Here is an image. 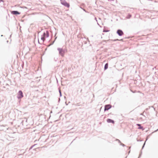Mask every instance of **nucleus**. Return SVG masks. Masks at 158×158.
<instances>
[{"label":"nucleus","mask_w":158,"mask_h":158,"mask_svg":"<svg viewBox=\"0 0 158 158\" xmlns=\"http://www.w3.org/2000/svg\"><path fill=\"white\" fill-rule=\"evenodd\" d=\"M57 50L59 51V54L62 56H63L65 53L64 50L62 48H58Z\"/></svg>","instance_id":"f257e3e1"},{"label":"nucleus","mask_w":158,"mask_h":158,"mask_svg":"<svg viewBox=\"0 0 158 158\" xmlns=\"http://www.w3.org/2000/svg\"><path fill=\"white\" fill-rule=\"evenodd\" d=\"M23 97V92L21 90H19L18 92L17 98L18 99H20Z\"/></svg>","instance_id":"f03ea898"},{"label":"nucleus","mask_w":158,"mask_h":158,"mask_svg":"<svg viewBox=\"0 0 158 158\" xmlns=\"http://www.w3.org/2000/svg\"><path fill=\"white\" fill-rule=\"evenodd\" d=\"M112 107V106L110 104H107L105 106L104 111L108 110Z\"/></svg>","instance_id":"7ed1b4c3"},{"label":"nucleus","mask_w":158,"mask_h":158,"mask_svg":"<svg viewBox=\"0 0 158 158\" xmlns=\"http://www.w3.org/2000/svg\"><path fill=\"white\" fill-rule=\"evenodd\" d=\"M61 2V4L64 5V6L69 7L70 6L69 4L67 3L65 1H62V0H60Z\"/></svg>","instance_id":"20e7f679"},{"label":"nucleus","mask_w":158,"mask_h":158,"mask_svg":"<svg viewBox=\"0 0 158 158\" xmlns=\"http://www.w3.org/2000/svg\"><path fill=\"white\" fill-rule=\"evenodd\" d=\"M116 33L119 36H121L124 34L123 31L120 29L118 30Z\"/></svg>","instance_id":"39448f33"},{"label":"nucleus","mask_w":158,"mask_h":158,"mask_svg":"<svg viewBox=\"0 0 158 158\" xmlns=\"http://www.w3.org/2000/svg\"><path fill=\"white\" fill-rule=\"evenodd\" d=\"M6 126H4L3 125H1L0 126V130H3V131H6V130L8 129V128L7 127H6Z\"/></svg>","instance_id":"423d86ee"},{"label":"nucleus","mask_w":158,"mask_h":158,"mask_svg":"<svg viewBox=\"0 0 158 158\" xmlns=\"http://www.w3.org/2000/svg\"><path fill=\"white\" fill-rule=\"evenodd\" d=\"M12 14L15 15H19L20 13L17 10H13L11 11Z\"/></svg>","instance_id":"0eeeda50"},{"label":"nucleus","mask_w":158,"mask_h":158,"mask_svg":"<svg viewBox=\"0 0 158 158\" xmlns=\"http://www.w3.org/2000/svg\"><path fill=\"white\" fill-rule=\"evenodd\" d=\"M107 122L108 123H114V120H113L111 119H110V118L107 119Z\"/></svg>","instance_id":"6e6552de"},{"label":"nucleus","mask_w":158,"mask_h":158,"mask_svg":"<svg viewBox=\"0 0 158 158\" xmlns=\"http://www.w3.org/2000/svg\"><path fill=\"white\" fill-rule=\"evenodd\" d=\"M136 125L139 126L138 129H142L143 128V127L142 126H141V125L140 124H137Z\"/></svg>","instance_id":"1a4fd4ad"},{"label":"nucleus","mask_w":158,"mask_h":158,"mask_svg":"<svg viewBox=\"0 0 158 158\" xmlns=\"http://www.w3.org/2000/svg\"><path fill=\"white\" fill-rule=\"evenodd\" d=\"M108 63H106V64H105L104 68V69L105 70H106L108 69Z\"/></svg>","instance_id":"9d476101"},{"label":"nucleus","mask_w":158,"mask_h":158,"mask_svg":"<svg viewBox=\"0 0 158 158\" xmlns=\"http://www.w3.org/2000/svg\"><path fill=\"white\" fill-rule=\"evenodd\" d=\"M131 17V15L130 14H128L127 16L126 17L127 19H129Z\"/></svg>","instance_id":"9b49d317"},{"label":"nucleus","mask_w":158,"mask_h":158,"mask_svg":"<svg viewBox=\"0 0 158 158\" xmlns=\"http://www.w3.org/2000/svg\"><path fill=\"white\" fill-rule=\"evenodd\" d=\"M46 37H48L49 36V32H48V31H46Z\"/></svg>","instance_id":"f8f14e48"},{"label":"nucleus","mask_w":158,"mask_h":158,"mask_svg":"<svg viewBox=\"0 0 158 158\" xmlns=\"http://www.w3.org/2000/svg\"><path fill=\"white\" fill-rule=\"evenodd\" d=\"M41 39L43 41H44L45 40V37L43 36H42L41 37Z\"/></svg>","instance_id":"ddd939ff"},{"label":"nucleus","mask_w":158,"mask_h":158,"mask_svg":"<svg viewBox=\"0 0 158 158\" xmlns=\"http://www.w3.org/2000/svg\"><path fill=\"white\" fill-rule=\"evenodd\" d=\"M147 140V139H146V141L144 142L143 146V147H142V149H143V148L144 147V146H145V143H146V140Z\"/></svg>","instance_id":"4468645a"},{"label":"nucleus","mask_w":158,"mask_h":158,"mask_svg":"<svg viewBox=\"0 0 158 158\" xmlns=\"http://www.w3.org/2000/svg\"><path fill=\"white\" fill-rule=\"evenodd\" d=\"M109 31V30L104 29L103 30V32H107Z\"/></svg>","instance_id":"2eb2a0df"},{"label":"nucleus","mask_w":158,"mask_h":158,"mask_svg":"<svg viewBox=\"0 0 158 158\" xmlns=\"http://www.w3.org/2000/svg\"><path fill=\"white\" fill-rule=\"evenodd\" d=\"M54 60L55 61H56L57 60L58 58L56 57L54 58Z\"/></svg>","instance_id":"dca6fc26"},{"label":"nucleus","mask_w":158,"mask_h":158,"mask_svg":"<svg viewBox=\"0 0 158 158\" xmlns=\"http://www.w3.org/2000/svg\"><path fill=\"white\" fill-rule=\"evenodd\" d=\"M43 35V37H45L46 36V34L45 32H44V33Z\"/></svg>","instance_id":"f3484780"},{"label":"nucleus","mask_w":158,"mask_h":158,"mask_svg":"<svg viewBox=\"0 0 158 158\" xmlns=\"http://www.w3.org/2000/svg\"><path fill=\"white\" fill-rule=\"evenodd\" d=\"M120 145H122L124 147L125 146V145L122 143H120Z\"/></svg>","instance_id":"a211bd4d"},{"label":"nucleus","mask_w":158,"mask_h":158,"mask_svg":"<svg viewBox=\"0 0 158 158\" xmlns=\"http://www.w3.org/2000/svg\"><path fill=\"white\" fill-rule=\"evenodd\" d=\"M116 140L117 141H118V142L119 143H121V142L118 139H116Z\"/></svg>","instance_id":"6ab92c4d"},{"label":"nucleus","mask_w":158,"mask_h":158,"mask_svg":"<svg viewBox=\"0 0 158 158\" xmlns=\"http://www.w3.org/2000/svg\"><path fill=\"white\" fill-rule=\"evenodd\" d=\"M57 38V37H56L55 38V40H54V41H53V42H52V43L51 44V45H52L54 43V42L56 39Z\"/></svg>","instance_id":"aec40b11"},{"label":"nucleus","mask_w":158,"mask_h":158,"mask_svg":"<svg viewBox=\"0 0 158 158\" xmlns=\"http://www.w3.org/2000/svg\"><path fill=\"white\" fill-rule=\"evenodd\" d=\"M82 8V9H83V10L84 11H85V12H87L85 10V9H83L82 8Z\"/></svg>","instance_id":"412c9836"},{"label":"nucleus","mask_w":158,"mask_h":158,"mask_svg":"<svg viewBox=\"0 0 158 158\" xmlns=\"http://www.w3.org/2000/svg\"><path fill=\"white\" fill-rule=\"evenodd\" d=\"M35 145H33V146H32L31 147V148H30V149H31V148H33V147L34 146H35Z\"/></svg>","instance_id":"4be33fe9"},{"label":"nucleus","mask_w":158,"mask_h":158,"mask_svg":"<svg viewBox=\"0 0 158 158\" xmlns=\"http://www.w3.org/2000/svg\"><path fill=\"white\" fill-rule=\"evenodd\" d=\"M60 97H61L62 96V94H61V93H60Z\"/></svg>","instance_id":"5701e85b"},{"label":"nucleus","mask_w":158,"mask_h":158,"mask_svg":"<svg viewBox=\"0 0 158 158\" xmlns=\"http://www.w3.org/2000/svg\"><path fill=\"white\" fill-rule=\"evenodd\" d=\"M59 93H61V90L60 89L59 90Z\"/></svg>","instance_id":"b1692460"},{"label":"nucleus","mask_w":158,"mask_h":158,"mask_svg":"<svg viewBox=\"0 0 158 158\" xmlns=\"http://www.w3.org/2000/svg\"><path fill=\"white\" fill-rule=\"evenodd\" d=\"M119 40L118 39H116V40H114V41H116V40Z\"/></svg>","instance_id":"393cba45"},{"label":"nucleus","mask_w":158,"mask_h":158,"mask_svg":"<svg viewBox=\"0 0 158 158\" xmlns=\"http://www.w3.org/2000/svg\"><path fill=\"white\" fill-rule=\"evenodd\" d=\"M3 2V0H0V2Z\"/></svg>","instance_id":"a878e982"},{"label":"nucleus","mask_w":158,"mask_h":158,"mask_svg":"<svg viewBox=\"0 0 158 158\" xmlns=\"http://www.w3.org/2000/svg\"><path fill=\"white\" fill-rule=\"evenodd\" d=\"M140 115H143V113H141V114H140Z\"/></svg>","instance_id":"bb28decb"},{"label":"nucleus","mask_w":158,"mask_h":158,"mask_svg":"<svg viewBox=\"0 0 158 158\" xmlns=\"http://www.w3.org/2000/svg\"><path fill=\"white\" fill-rule=\"evenodd\" d=\"M141 154H140V155H139V157L138 158H139V157L141 156Z\"/></svg>","instance_id":"cd10ccee"},{"label":"nucleus","mask_w":158,"mask_h":158,"mask_svg":"<svg viewBox=\"0 0 158 158\" xmlns=\"http://www.w3.org/2000/svg\"><path fill=\"white\" fill-rule=\"evenodd\" d=\"M108 1H114V0H108Z\"/></svg>","instance_id":"c85d7f7f"},{"label":"nucleus","mask_w":158,"mask_h":158,"mask_svg":"<svg viewBox=\"0 0 158 158\" xmlns=\"http://www.w3.org/2000/svg\"><path fill=\"white\" fill-rule=\"evenodd\" d=\"M158 131V129H157V130H156V131Z\"/></svg>","instance_id":"c756f323"},{"label":"nucleus","mask_w":158,"mask_h":158,"mask_svg":"<svg viewBox=\"0 0 158 158\" xmlns=\"http://www.w3.org/2000/svg\"><path fill=\"white\" fill-rule=\"evenodd\" d=\"M1 36H3V35H1Z\"/></svg>","instance_id":"7c9ffc66"},{"label":"nucleus","mask_w":158,"mask_h":158,"mask_svg":"<svg viewBox=\"0 0 158 158\" xmlns=\"http://www.w3.org/2000/svg\"><path fill=\"white\" fill-rule=\"evenodd\" d=\"M146 110H148V108H147V109H146Z\"/></svg>","instance_id":"2f4dec72"},{"label":"nucleus","mask_w":158,"mask_h":158,"mask_svg":"<svg viewBox=\"0 0 158 158\" xmlns=\"http://www.w3.org/2000/svg\"><path fill=\"white\" fill-rule=\"evenodd\" d=\"M59 101H60V98H59Z\"/></svg>","instance_id":"473e14b6"},{"label":"nucleus","mask_w":158,"mask_h":158,"mask_svg":"<svg viewBox=\"0 0 158 158\" xmlns=\"http://www.w3.org/2000/svg\"><path fill=\"white\" fill-rule=\"evenodd\" d=\"M131 148V147H129V148Z\"/></svg>","instance_id":"72a5a7b5"},{"label":"nucleus","mask_w":158,"mask_h":158,"mask_svg":"<svg viewBox=\"0 0 158 158\" xmlns=\"http://www.w3.org/2000/svg\"><path fill=\"white\" fill-rule=\"evenodd\" d=\"M130 152V151H129V153Z\"/></svg>","instance_id":"f704fd0d"}]
</instances>
